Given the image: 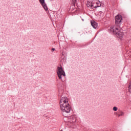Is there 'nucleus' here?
<instances>
[{"label": "nucleus", "mask_w": 131, "mask_h": 131, "mask_svg": "<svg viewBox=\"0 0 131 131\" xmlns=\"http://www.w3.org/2000/svg\"><path fill=\"white\" fill-rule=\"evenodd\" d=\"M59 104L60 110L61 111L63 116H66L64 115V113H70L71 107L69 104V99L66 97V96L61 97Z\"/></svg>", "instance_id": "1"}, {"label": "nucleus", "mask_w": 131, "mask_h": 131, "mask_svg": "<svg viewBox=\"0 0 131 131\" xmlns=\"http://www.w3.org/2000/svg\"><path fill=\"white\" fill-rule=\"evenodd\" d=\"M108 30L111 32H113L114 34L117 35V37L120 38V39H122L123 37V33L119 31V29L116 26H112L108 28Z\"/></svg>", "instance_id": "2"}, {"label": "nucleus", "mask_w": 131, "mask_h": 131, "mask_svg": "<svg viewBox=\"0 0 131 131\" xmlns=\"http://www.w3.org/2000/svg\"><path fill=\"white\" fill-rule=\"evenodd\" d=\"M92 3L88 2L86 6L88 8H91V9H94L95 8H99L102 5L99 0H91Z\"/></svg>", "instance_id": "3"}, {"label": "nucleus", "mask_w": 131, "mask_h": 131, "mask_svg": "<svg viewBox=\"0 0 131 131\" xmlns=\"http://www.w3.org/2000/svg\"><path fill=\"white\" fill-rule=\"evenodd\" d=\"M56 73L59 79H60V80H62V78H63V77H65V76H66L65 71H64L63 68H62V66H60L57 67L56 69Z\"/></svg>", "instance_id": "4"}, {"label": "nucleus", "mask_w": 131, "mask_h": 131, "mask_svg": "<svg viewBox=\"0 0 131 131\" xmlns=\"http://www.w3.org/2000/svg\"><path fill=\"white\" fill-rule=\"evenodd\" d=\"M69 121L70 123V125L72 128H76L77 123V116L75 115L71 116L69 118Z\"/></svg>", "instance_id": "5"}, {"label": "nucleus", "mask_w": 131, "mask_h": 131, "mask_svg": "<svg viewBox=\"0 0 131 131\" xmlns=\"http://www.w3.org/2000/svg\"><path fill=\"white\" fill-rule=\"evenodd\" d=\"M115 24L117 25L118 24H120L121 23V21H122V16L120 15H117L115 17Z\"/></svg>", "instance_id": "6"}, {"label": "nucleus", "mask_w": 131, "mask_h": 131, "mask_svg": "<svg viewBox=\"0 0 131 131\" xmlns=\"http://www.w3.org/2000/svg\"><path fill=\"white\" fill-rule=\"evenodd\" d=\"M39 2L45 11H48V7L47 6V4H46V2H45V0H39Z\"/></svg>", "instance_id": "7"}, {"label": "nucleus", "mask_w": 131, "mask_h": 131, "mask_svg": "<svg viewBox=\"0 0 131 131\" xmlns=\"http://www.w3.org/2000/svg\"><path fill=\"white\" fill-rule=\"evenodd\" d=\"M91 23L92 26L95 29H96V28H97V27H98V23H96V21H95L94 20H92L91 21Z\"/></svg>", "instance_id": "8"}, {"label": "nucleus", "mask_w": 131, "mask_h": 131, "mask_svg": "<svg viewBox=\"0 0 131 131\" xmlns=\"http://www.w3.org/2000/svg\"><path fill=\"white\" fill-rule=\"evenodd\" d=\"M124 115V113L123 112H120L119 114H117V116H118V117L120 116H123Z\"/></svg>", "instance_id": "9"}, {"label": "nucleus", "mask_w": 131, "mask_h": 131, "mask_svg": "<svg viewBox=\"0 0 131 131\" xmlns=\"http://www.w3.org/2000/svg\"><path fill=\"white\" fill-rule=\"evenodd\" d=\"M118 109V108H117V107H116V106H114V107H113V111H117V110Z\"/></svg>", "instance_id": "10"}, {"label": "nucleus", "mask_w": 131, "mask_h": 131, "mask_svg": "<svg viewBox=\"0 0 131 131\" xmlns=\"http://www.w3.org/2000/svg\"><path fill=\"white\" fill-rule=\"evenodd\" d=\"M51 51L52 52H54V51H55V48H52Z\"/></svg>", "instance_id": "11"}, {"label": "nucleus", "mask_w": 131, "mask_h": 131, "mask_svg": "<svg viewBox=\"0 0 131 131\" xmlns=\"http://www.w3.org/2000/svg\"><path fill=\"white\" fill-rule=\"evenodd\" d=\"M74 3H76V0H74Z\"/></svg>", "instance_id": "12"}]
</instances>
